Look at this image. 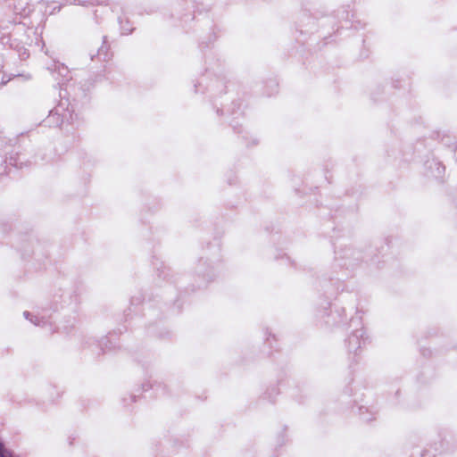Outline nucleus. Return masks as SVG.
<instances>
[{
	"label": "nucleus",
	"mask_w": 457,
	"mask_h": 457,
	"mask_svg": "<svg viewBox=\"0 0 457 457\" xmlns=\"http://www.w3.org/2000/svg\"><path fill=\"white\" fill-rule=\"evenodd\" d=\"M0 457H4L3 445H0Z\"/></svg>",
	"instance_id": "obj_1"
}]
</instances>
